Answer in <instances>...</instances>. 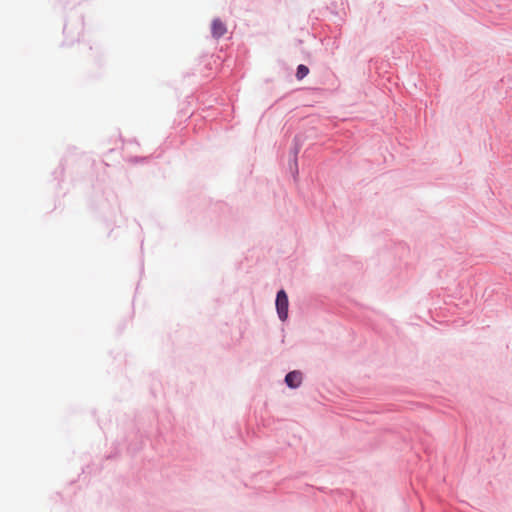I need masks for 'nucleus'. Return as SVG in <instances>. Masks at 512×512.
<instances>
[{
    "mask_svg": "<svg viewBox=\"0 0 512 512\" xmlns=\"http://www.w3.org/2000/svg\"><path fill=\"white\" fill-rule=\"evenodd\" d=\"M275 307L279 320L286 322L289 317V298L284 288H280L276 292Z\"/></svg>",
    "mask_w": 512,
    "mask_h": 512,
    "instance_id": "nucleus-1",
    "label": "nucleus"
},
{
    "mask_svg": "<svg viewBox=\"0 0 512 512\" xmlns=\"http://www.w3.org/2000/svg\"><path fill=\"white\" fill-rule=\"evenodd\" d=\"M301 149V142L299 137L296 135L293 139V146L290 148V159H289V169L291 171L293 179L296 181L299 169H298V154Z\"/></svg>",
    "mask_w": 512,
    "mask_h": 512,
    "instance_id": "nucleus-2",
    "label": "nucleus"
},
{
    "mask_svg": "<svg viewBox=\"0 0 512 512\" xmlns=\"http://www.w3.org/2000/svg\"><path fill=\"white\" fill-rule=\"evenodd\" d=\"M303 382V373L300 370H291L284 378L285 385L290 389H297Z\"/></svg>",
    "mask_w": 512,
    "mask_h": 512,
    "instance_id": "nucleus-3",
    "label": "nucleus"
},
{
    "mask_svg": "<svg viewBox=\"0 0 512 512\" xmlns=\"http://www.w3.org/2000/svg\"><path fill=\"white\" fill-rule=\"evenodd\" d=\"M227 32L226 24L219 18L216 17L211 22V36L218 40L223 37Z\"/></svg>",
    "mask_w": 512,
    "mask_h": 512,
    "instance_id": "nucleus-4",
    "label": "nucleus"
},
{
    "mask_svg": "<svg viewBox=\"0 0 512 512\" xmlns=\"http://www.w3.org/2000/svg\"><path fill=\"white\" fill-rule=\"evenodd\" d=\"M309 74V68L305 64H299L296 68L295 77L297 80L304 79Z\"/></svg>",
    "mask_w": 512,
    "mask_h": 512,
    "instance_id": "nucleus-5",
    "label": "nucleus"
},
{
    "mask_svg": "<svg viewBox=\"0 0 512 512\" xmlns=\"http://www.w3.org/2000/svg\"><path fill=\"white\" fill-rule=\"evenodd\" d=\"M149 159V157H145V156H135L131 159V161L133 163H145L147 162Z\"/></svg>",
    "mask_w": 512,
    "mask_h": 512,
    "instance_id": "nucleus-6",
    "label": "nucleus"
},
{
    "mask_svg": "<svg viewBox=\"0 0 512 512\" xmlns=\"http://www.w3.org/2000/svg\"><path fill=\"white\" fill-rule=\"evenodd\" d=\"M64 173V166L60 163L59 168L53 172L55 179H58V175L62 176Z\"/></svg>",
    "mask_w": 512,
    "mask_h": 512,
    "instance_id": "nucleus-7",
    "label": "nucleus"
},
{
    "mask_svg": "<svg viewBox=\"0 0 512 512\" xmlns=\"http://www.w3.org/2000/svg\"><path fill=\"white\" fill-rule=\"evenodd\" d=\"M67 29V24H64L63 31L65 32Z\"/></svg>",
    "mask_w": 512,
    "mask_h": 512,
    "instance_id": "nucleus-8",
    "label": "nucleus"
}]
</instances>
